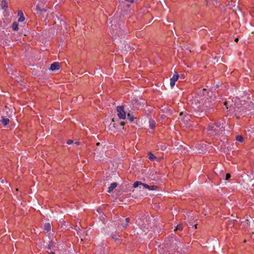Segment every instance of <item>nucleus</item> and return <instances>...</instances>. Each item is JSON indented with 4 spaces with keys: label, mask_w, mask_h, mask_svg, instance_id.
<instances>
[{
    "label": "nucleus",
    "mask_w": 254,
    "mask_h": 254,
    "mask_svg": "<svg viewBox=\"0 0 254 254\" xmlns=\"http://www.w3.org/2000/svg\"><path fill=\"white\" fill-rule=\"evenodd\" d=\"M208 98L202 97L200 95H197L193 97L189 101V104L192 108L196 111H206L211 106L212 103Z\"/></svg>",
    "instance_id": "f257e3e1"
},
{
    "label": "nucleus",
    "mask_w": 254,
    "mask_h": 254,
    "mask_svg": "<svg viewBox=\"0 0 254 254\" xmlns=\"http://www.w3.org/2000/svg\"><path fill=\"white\" fill-rule=\"evenodd\" d=\"M233 101H225L224 103L225 107H223V109L226 110L228 115L231 116L234 113L240 112V111H239V108L237 107L235 104H233Z\"/></svg>",
    "instance_id": "f03ea898"
},
{
    "label": "nucleus",
    "mask_w": 254,
    "mask_h": 254,
    "mask_svg": "<svg viewBox=\"0 0 254 254\" xmlns=\"http://www.w3.org/2000/svg\"><path fill=\"white\" fill-rule=\"evenodd\" d=\"M220 124L218 123H210L209 124L207 129L209 133L211 135H216L219 134L223 129L220 127Z\"/></svg>",
    "instance_id": "7ed1b4c3"
},
{
    "label": "nucleus",
    "mask_w": 254,
    "mask_h": 254,
    "mask_svg": "<svg viewBox=\"0 0 254 254\" xmlns=\"http://www.w3.org/2000/svg\"><path fill=\"white\" fill-rule=\"evenodd\" d=\"M117 111L118 112V116L119 118L122 119H125L126 117V114L124 110L123 106H118L117 108Z\"/></svg>",
    "instance_id": "20e7f679"
},
{
    "label": "nucleus",
    "mask_w": 254,
    "mask_h": 254,
    "mask_svg": "<svg viewBox=\"0 0 254 254\" xmlns=\"http://www.w3.org/2000/svg\"><path fill=\"white\" fill-rule=\"evenodd\" d=\"M129 218H126L125 220H120L121 223L119 224L118 227L120 229H124L126 228L128 224V223L129 222Z\"/></svg>",
    "instance_id": "39448f33"
},
{
    "label": "nucleus",
    "mask_w": 254,
    "mask_h": 254,
    "mask_svg": "<svg viewBox=\"0 0 254 254\" xmlns=\"http://www.w3.org/2000/svg\"><path fill=\"white\" fill-rule=\"evenodd\" d=\"M179 75L177 72L174 74L173 77L170 79V86L173 88L175 85L176 82L178 80Z\"/></svg>",
    "instance_id": "423d86ee"
},
{
    "label": "nucleus",
    "mask_w": 254,
    "mask_h": 254,
    "mask_svg": "<svg viewBox=\"0 0 254 254\" xmlns=\"http://www.w3.org/2000/svg\"><path fill=\"white\" fill-rule=\"evenodd\" d=\"M60 66L59 63L55 62L51 64L50 69L52 71H54L55 70L60 69Z\"/></svg>",
    "instance_id": "0eeeda50"
},
{
    "label": "nucleus",
    "mask_w": 254,
    "mask_h": 254,
    "mask_svg": "<svg viewBox=\"0 0 254 254\" xmlns=\"http://www.w3.org/2000/svg\"><path fill=\"white\" fill-rule=\"evenodd\" d=\"M18 16L19 17L18 20V22H23L24 21L25 17L22 11L19 10L18 11Z\"/></svg>",
    "instance_id": "6e6552de"
},
{
    "label": "nucleus",
    "mask_w": 254,
    "mask_h": 254,
    "mask_svg": "<svg viewBox=\"0 0 254 254\" xmlns=\"http://www.w3.org/2000/svg\"><path fill=\"white\" fill-rule=\"evenodd\" d=\"M51 229V225L49 223H45L43 226V230L46 232H48Z\"/></svg>",
    "instance_id": "1a4fd4ad"
},
{
    "label": "nucleus",
    "mask_w": 254,
    "mask_h": 254,
    "mask_svg": "<svg viewBox=\"0 0 254 254\" xmlns=\"http://www.w3.org/2000/svg\"><path fill=\"white\" fill-rule=\"evenodd\" d=\"M149 127L152 129H154L155 127V122L153 120L150 119L149 121Z\"/></svg>",
    "instance_id": "9d476101"
},
{
    "label": "nucleus",
    "mask_w": 254,
    "mask_h": 254,
    "mask_svg": "<svg viewBox=\"0 0 254 254\" xmlns=\"http://www.w3.org/2000/svg\"><path fill=\"white\" fill-rule=\"evenodd\" d=\"M117 186V184L116 183H112L110 186L108 188V192H111Z\"/></svg>",
    "instance_id": "9b49d317"
},
{
    "label": "nucleus",
    "mask_w": 254,
    "mask_h": 254,
    "mask_svg": "<svg viewBox=\"0 0 254 254\" xmlns=\"http://www.w3.org/2000/svg\"><path fill=\"white\" fill-rule=\"evenodd\" d=\"M148 158L151 161H154L156 158V156L152 153L151 152H149L148 154Z\"/></svg>",
    "instance_id": "f8f14e48"
},
{
    "label": "nucleus",
    "mask_w": 254,
    "mask_h": 254,
    "mask_svg": "<svg viewBox=\"0 0 254 254\" xmlns=\"http://www.w3.org/2000/svg\"><path fill=\"white\" fill-rule=\"evenodd\" d=\"M142 185L143 186L144 188L148 189H149L150 190H154V189H150V187L156 188V186H148V185H147L146 184L142 183Z\"/></svg>",
    "instance_id": "ddd939ff"
},
{
    "label": "nucleus",
    "mask_w": 254,
    "mask_h": 254,
    "mask_svg": "<svg viewBox=\"0 0 254 254\" xmlns=\"http://www.w3.org/2000/svg\"><path fill=\"white\" fill-rule=\"evenodd\" d=\"M2 124L4 126H6L9 122V120L7 118H3L1 121Z\"/></svg>",
    "instance_id": "4468645a"
},
{
    "label": "nucleus",
    "mask_w": 254,
    "mask_h": 254,
    "mask_svg": "<svg viewBox=\"0 0 254 254\" xmlns=\"http://www.w3.org/2000/svg\"><path fill=\"white\" fill-rule=\"evenodd\" d=\"M12 29L14 31H17L18 30V24L16 22H14L12 24Z\"/></svg>",
    "instance_id": "2eb2a0df"
},
{
    "label": "nucleus",
    "mask_w": 254,
    "mask_h": 254,
    "mask_svg": "<svg viewBox=\"0 0 254 254\" xmlns=\"http://www.w3.org/2000/svg\"><path fill=\"white\" fill-rule=\"evenodd\" d=\"M127 118L131 121L134 120V116L132 113H128L127 114Z\"/></svg>",
    "instance_id": "dca6fc26"
},
{
    "label": "nucleus",
    "mask_w": 254,
    "mask_h": 254,
    "mask_svg": "<svg viewBox=\"0 0 254 254\" xmlns=\"http://www.w3.org/2000/svg\"><path fill=\"white\" fill-rule=\"evenodd\" d=\"M1 5L2 8L4 9V10H6V8H7V6H6V2L4 0L1 1Z\"/></svg>",
    "instance_id": "f3484780"
},
{
    "label": "nucleus",
    "mask_w": 254,
    "mask_h": 254,
    "mask_svg": "<svg viewBox=\"0 0 254 254\" xmlns=\"http://www.w3.org/2000/svg\"><path fill=\"white\" fill-rule=\"evenodd\" d=\"M236 139L237 141H238L239 142H243V137L242 135H237L236 137Z\"/></svg>",
    "instance_id": "a211bd4d"
},
{
    "label": "nucleus",
    "mask_w": 254,
    "mask_h": 254,
    "mask_svg": "<svg viewBox=\"0 0 254 254\" xmlns=\"http://www.w3.org/2000/svg\"><path fill=\"white\" fill-rule=\"evenodd\" d=\"M142 183L141 182H139V181H136L134 183V184H133V188H137L139 185H142Z\"/></svg>",
    "instance_id": "6ab92c4d"
},
{
    "label": "nucleus",
    "mask_w": 254,
    "mask_h": 254,
    "mask_svg": "<svg viewBox=\"0 0 254 254\" xmlns=\"http://www.w3.org/2000/svg\"><path fill=\"white\" fill-rule=\"evenodd\" d=\"M183 228L181 224H179L177 226L176 229L174 230L175 231H182L183 230Z\"/></svg>",
    "instance_id": "aec40b11"
},
{
    "label": "nucleus",
    "mask_w": 254,
    "mask_h": 254,
    "mask_svg": "<svg viewBox=\"0 0 254 254\" xmlns=\"http://www.w3.org/2000/svg\"><path fill=\"white\" fill-rule=\"evenodd\" d=\"M112 237L113 239H114L116 241H117V240H119L120 236L118 234H114V235H112Z\"/></svg>",
    "instance_id": "412c9836"
},
{
    "label": "nucleus",
    "mask_w": 254,
    "mask_h": 254,
    "mask_svg": "<svg viewBox=\"0 0 254 254\" xmlns=\"http://www.w3.org/2000/svg\"><path fill=\"white\" fill-rule=\"evenodd\" d=\"M231 177V175L229 173H227L226 175V178H225V180H228Z\"/></svg>",
    "instance_id": "4be33fe9"
},
{
    "label": "nucleus",
    "mask_w": 254,
    "mask_h": 254,
    "mask_svg": "<svg viewBox=\"0 0 254 254\" xmlns=\"http://www.w3.org/2000/svg\"><path fill=\"white\" fill-rule=\"evenodd\" d=\"M73 140H71V139H69L68 140H67V144H71L72 143H73Z\"/></svg>",
    "instance_id": "5701e85b"
},
{
    "label": "nucleus",
    "mask_w": 254,
    "mask_h": 254,
    "mask_svg": "<svg viewBox=\"0 0 254 254\" xmlns=\"http://www.w3.org/2000/svg\"><path fill=\"white\" fill-rule=\"evenodd\" d=\"M36 10H40V11H42V10H43V11H45V10L44 9H43V10H41V9L40 8L39 6V5H38L36 6Z\"/></svg>",
    "instance_id": "b1692460"
},
{
    "label": "nucleus",
    "mask_w": 254,
    "mask_h": 254,
    "mask_svg": "<svg viewBox=\"0 0 254 254\" xmlns=\"http://www.w3.org/2000/svg\"><path fill=\"white\" fill-rule=\"evenodd\" d=\"M126 1H129L131 3H132L134 0H125Z\"/></svg>",
    "instance_id": "393cba45"
},
{
    "label": "nucleus",
    "mask_w": 254,
    "mask_h": 254,
    "mask_svg": "<svg viewBox=\"0 0 254 254\" xmlns=\"http://www.w3.org/2000/svg\"><path fill=\"white\" fill-rule=\"evenodd\" d=\"M74 144H76V145H79V142H78V141H76V142H74Z\"/></svg>",
    "instance_id": "a878e982"
},
{
    "label": "nucleus",
    "mask_w": 254,
    "mask_h": 254,
    "mask_svg": "<svg viewBox=\"0 0 254 254\" xmlns=\"http://www.w3.org/2000/svg\"><path fill=\"white\" fill-rule=\"evenodd\" d=\"M121 125H122V126H124V125H125V122H121Z\"/></svg>",
    "instance_id": "bb28decb"
},
{
    "label": "nucleus",
    "mask_w": 254,
    "mask_h": 254,
    "mask_svg": "<svg viewBox=\"0 0 254 254\" xmlns=\"http://www.w3.org/2000/svg\"><path fill=\"white\" fill-rule=\"evenodd\" d=\"M238 40H239V39L238 38H236L235 39V41L236 42H237L238 41Z\"/></svg>",
    "instance_id": "cd10ccee"
},
{
    "label": "nucleus",
    "mask_w": 254,
    "mask_h": 254,
    "mask_svg": "<svg viewBox=\"0 0 254 254\" xmlns=\"http://www.w3.org/2000/svg\"><path fill=\"white\" fill-rule=\"evenodd\" d=\"M49 254H55L54 252H51L49 253Z\"/></svg>",
    "instance_id": "c85d7f7f"
},
{
    "label": "nucleus",
    "mask_w": 254,
    "mask_h": 254,
    "mask_svg": "<svg viewBox=\"0 0 254 254\" xmlns=\"http://www.w3.org/2000/svg\"><path fill=\"white\" fill-rule=\"evenodd\" d=\"M99 144H100V143H99V142L97 143V145H99Z\"/></svg>",
    "instance_id": "c756f323"
},
{
    "label": "nucleus",
    "mask_w": 254,
    "mask_h": 254,
    "mask_svg": "<svg viewBox=\"0 0 254 254\" xmlns=\"http://www.w3.org/2000/svg\"><path fill=\"white\" fill-rule=\"evenodd\" d=\"M49 249H51V246L50 245L49 246Z\"/></svg>",
    "instance_id": "7c9ffc66"
},
{
    "label": "nucleus",
    "mask_w": 254,
    "mask_h": 254,
    "mask_svg": "<svg viewBox=\"0 0 254 254\" xmlns=\"http://www.w3.org/2000/svg\"><path fill=\"white\" fill-rule=\"evenodd\" d=\"M155 188H152V187H150V189H154V190H155L154 189Z\"/></svg>",
    "instance_id": "2f4dec72"
},
{
    "label": "nucleus",
    "mask_w": 254,
    "mask_h": 254,
    "mask_svg": "<svg viewBox=\"0 0 254 254\" xmlns=\"http://www.w3.org/2000/svg\"><path fill=\"white\" fill-rule=\"evenodd\" d=\"M196 224H195V225H194V228H196Z\"/></svg>",
    "instance_id": "473e14b6"
}]
</instances>
